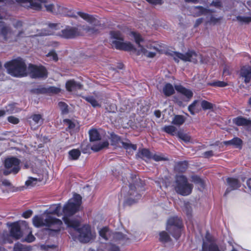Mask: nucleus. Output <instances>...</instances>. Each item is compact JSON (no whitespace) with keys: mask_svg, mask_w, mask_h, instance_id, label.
Listing matches in <instances>:
<instances>
[{"mask_svg":"<svg viewBox=\"0 0 251 251\" xmlns=\"http://www.w3.org/2000/svg\"><path fill=\"white\" fill-rule=\"evenodd\" d=\"M223 143L226 145H232L238 148L241 146L242 141L240 138L235 137L231 140L224 141Z\"/></svg>","mask_w":251,"mask_h":251,"instance_id":"nucleus-28","label":"nucleus"},{"mask_svg":"<svg viewBox=\"0 0 251 251\" xmlns=\"http://www.w3.org/2000/svg\"><path fill=\"white\" fill-rule=\"evenodd\" d=\"M27 224L25 222L20 223H14L11 225L10 233L12 237L16 239H19L21 238L24 234L23 228H27Z\"/></svg>","mask_w":251,"mask_h":251,"instance_id":"nucleus-13","label":"nucleus"},{"mask_svg":"<svg viewBox=\"0 0 251 251\" xmlns=\"http://www.w3.org/2000/svg\"><path fill=\"white\" fill-rule=\"evenodd\" d=\"M110 35L113 39L112 44L116 49L128 51L134 49L133 46L130 43L124 42V38L119 31H112L110 32Z\"/></svg>","mask_w":251,"mask_h":251,"instance_id":"nucleus-8","label":"nucleus"},{"mask_svg":"<svg viewBox=\"0 0 251 251\" xmlns=\"http://www.w3.org/2000/svg\"><path fill=\"white\" fill-rule=\"evenodd\" d=\"M84 99L88 102L90 103L94 107H100V104L92 96L85 97Z\"/></svg>","mask_w":251,"mask_h":251,"instance_id":"nucleus-43","label":"nucleus"},{"mask_svg":"<svg viewBox=\"0 0 251 251\" xmlns=\"http://www.w3.org/2000/svg\"><path fill=\"white\" fill-rule=\"evenodd\" d=\"M35 91H36V92L37 93H41V94L47 93V88L41 87V88L36 89Z\"/></svg>","mask_w":251,"mask_h":251,"instance_id":"nucleus-58","label":"nucleus"},{"mask_svg":"<svg viewBox=\"0 0 251 251\" xmlns=\"http://www.w3.org/2000/svg\"><path fill=\"white\" fill-rule=\"evenodd\" d=\"M176 135L179 139L186 143L189 142L191 140V137L188 134L180 131H178Z\"/></svg>","mask_w":251,"mask_h":251,"instance_id":"nucleus-41","label":"nucleus"},{"mask_svg":"<svg viewBox=\"0 0 251 251\" xmlns=\"http://www.w3.org/2000/svg\"><path fill=\"white\" fill-rule=\"evenodd\" d=\"M6 112L9 114L18 112L19 110L13 104H9L5 107Z\"/></svg>","mask_w":251,"mask_h":251,"instance_id":"nucleus-45","label":"nucleus"},{"mask_svg":"<svg viewBox=\"0 0 251 251\" xmlns=\"http://www.w3.org/2000/svg\"><path fill=\"white\" fill-rule=\"evenodd\" d=\"M233 122L238 126H251V120L242 116L238 117L233 119Z\"/></svg>","mask_w":251,"mask_h":251,"instance_id":"nucleus-24","label":"nucleus"},{"mask_svg":"<svg viewBox=\"0 0 251 251\" xmlns=\"http://www.w3.org/2000/svg\"><path fill=\"white\" fill-rule=\"evenodd\" d=\"M227 182L230 188H227L225 194V195L227 194L231 190L236 189L240 186L239 181L235 178L228 177L227 178Z\"/></svg>","mask_w":251,"mask_h":251,"instance_id":"nucleus-19","label":"nucleus"},{"mask_svg":"<svg viewBox=\"0 0 251 251\" xmlns=\"http://www.w3.org/2000/svg\"><path fill=\"white\" fill-rule=\"evenodd\" d=\"M59 35L65 39H73L79 36L80 32L77 27L68 25L61 31Z\"/></svg>","mask_w":251,"mask_h":251,"instance_id":"nucleus-15","label":"nucleus"},{"mask_svg":"<svg viewBox=\"0 0 251 251\" xmlns=\"http://www.w3.org/2000/svg\"><path fill=\"white\" fill-rule=\"evenodd\" d=\"M194 10L197 13V16H201V15H205L208 13L212 12V11L200 6L194 7Z\"/></svg>","mask_w":251,"mask_h":251,"instance_id":"nucleus-35","label":"nucleus"},{"mask_svg":"<svg viewBox=\"0 0 251 251\" xmlns=\"http://www.w3.org/2000/svg\"><path fill=\"white\" fill-rule=\"evenodd\" d=\"M151 158H153L156 161H159L164 160V158L157 154L152 155Z\"/></svg>","mask_w":251,"mask_h":251,"instance_id":"nucleus-60","label":"nucleus"},{"mask_svg":"<svg viewBox=\"0 0 251 251\" xmlns=\"http://www.w3.org/2000/svg\"><path fill=\"white\" fill-rule=\"evenodd\" d=\"M163 92L166 96L168 97L173 94L175 90L172 84L167 83L163 87Z\"/></svg>","mask_w":251,"mask_h":251,"instance_id":"nucleus-30","label":"nucleus"},{"mask_svg":"<svg viewBox=\"0 0 251 251\" xmlns=\"http://www.w3.org/2000/svg\"><path fill=\"white\" fill-rule=\"evenodd\" d=\"M205 238L206 241L203 242L202 251H221L218 246L209 233L206 234Z\"/></svg>","mask_w":251,"mask_h":251,"instance_id":"nucleus-17","label":"nucleus"},{"mask_svg":"<svg viewBox=\"0 0 251 251\" xmlns=\"http://www.w3.org/2000/svg\"><path fill=\"white\" fill-rule=\"evenodd\" d=\"M172 56L173 57L175 61L177 63L179 62L178 59H180L184 61H189L194 63H197L199 61L201 63L204 62L202 59L201 55L192 50L189 51L185 54L174 52L172 54Z\"/></svg>","mask_w":251,"mask_h":251,"instance_id":"nucleus-10","label":"nucleus"},{"mask_svg":"<svg viewBox=\"0 0 251 251\" xmlns=\"http://www.w3.org/2000/svg\"><path fill=\"white\" fill-rule=\"evenodd\" d=\"M174 187L177 193L182 196H187L191 194L193 185L188 182L184 176L180 175L176 176Z\"/></svg>","mask_w":251,"mask_h":251,"instance_id":"nucleus-7","label":"nucleus"},{"mask_svg":"<svg viewBox=\"0 0 251 251\" xmlns=\"http://www.w3.org/2000/svg\"><path fill=\"white\" fill-rule=\"evenodd\" d=\"M99 234L101 237H102L105 241H107L110 239L111 237V234H110V232L106 228H103L99 231Z\"/></svg>","mask_w":251,"mask_h":251,"instance_id":"nucleus-36","label":"nucleus"},{"mask_svg":"<svg viewBox=\"0 0 251 251\" xmlns=\"http://www.w3.org/2000/svg\"><path fill=\"white\" fill-rule=\"evenodd\" d=\"M111 142L113 145L120 146V144H121L122 147L126 150L132 149L135 151L137 149L136 145L132 144L129 142H124L121 140L119 136L115 134L111 135Z\"/></svg>","mask_w":251,"mask_h":251,"instance_id":"nucleus-18","label":"nucleus"},{"mask_svg":"<svg viewBox=\"0 0 251 251\" xmlns=\"http://www.w3.org/2000/svg\"><path fill=\"white\" fill-rule=\"evenodd\" d=\"M221 20V18H216L214 16H211L210 18V22L214 23H216Z\"/></svg>","mask_w":251,"mask_h":251,"instance_id":"nucleus-64","label":"nucleus"},{"mask_svg":"<svg viewBox=\"0 0 251 251\" xmlns=\"http://www.w3.org/2000/svg\"><path fill=\"white\" fill-rule=\"evenodd\" d=\"M22 6L27 9H31L34 10H41L44 7L46 10L53 14L56 13L58 4L54 5L49 2L47 0H16Z\"/></svg>","mask_w":251,"mask_h":251,"instance_id":"nucleus-3","label":"nucleus"},{"mask_svg":"<svg viewBox=\"0 0 251 251\" xmlns=\"http://www.w3.org/2000/svg\"><path fill=\"white\" fill-rule=\"evenodd\" d=\"M58 105L63 114H67L68 113V106L66 103L60 101L58 103Z\"/></svg>","mask_w":251,"mask_h":251,"instance_id":"nucleus-46","label":"nucleus"},{"mask_svg":"<svg viewBox=\"0 0 251 251\" xmlns=\"http://www.w3.org/2000/svg\"><path fill=\"white\" fill-rule=\"evenodd\" d=\"M81 197L75 194L74 197L70 199L63 208L64 217L63 221L68 226L72 227L78 233L79 240L81 242L86 243L91 239L92 235L90 227L88 226H84L78 228L79 223L77 220L70 218L79 210L81 203Z\"/></svg>","mask_w":251,"mask_h":251,"instance_id":"nucleus-1","label":"nucleus"},{"mask_svg":"<svg viewBox=\"0 0 251 251\" xmlns=\"http://www.w3.org/2000/svg\"><path fill=\"white\" fill-rule=\"evenodd\" d=\"M60 92L59 88L54 86H50L47 87V93L48 94H57Z\"/></svg>","mask_w":251,"mask_h":251,"instance_id":"nucleus-49","label":"nucleus"},{"mask_svg":"<svg viewBox=\"0 0 251 251\" xmlns=\"http://www.w3.org/2000/svg\"><path fill=\"white\" fill-rule=\"evenodd\" d=\"M51 208L52 209V211L48 213L50 215V214H55L57 216H60L62 215L60 212L61 206L60 204H58L57 205H55L52 206Z\"/></svg>","mask_w":251,"mask_h":251,"instance_id":"nucleus-40","label":"nucleus"},{"mask_svg":"<svg viewBox=\"0 0 251 251\" xmlns=\"http://www.w3.org/2000/svg\"><path fill=\"white\" fill-rule=\"evenodd\" d=\"M201 105L202 109L204 110H212L215 106L213 103L205 100H201Z\"/></svg>","mask_w":251,"mask_h":251,"instance_id":"nucleus-39","label":"nucleus"},{"mask_svg":"<svg viewBox=\"0 0 251 251\" xmlns=\"http://www.w3.org/2000/svg\"><path fill=\"white\" fill-rule=\"evenodd\" d=\"M237 20L241 22L249 23L251 22V17L237 16Z\"/></svg>","mask_w":251,"mask_h":251,"instance_id":"nucleus-54","label":"nucleus"},{"mask_svg":"<svg viewBox=\"0 0 251 251\" xmlns=\"http://www.w3.org/2000/svg\"><path fill=\"white\" fill-rule=\"evenodd\" d=\"M32 214V211L31 210H27L23 213V216L25 218L30 217Z\"/></svg>","mask_w":251,"mask_h":251,"instance_id":"nucleus-59","label":"nucleus"},{"mask_svg":"<svg viewBox=\"0 0 251 251\" xmlns=\"http://www.w3.org/2000/svg\"><path fill=\"white\" fill-rule=\"evenodd\" d=\"M81 152L78 149H73L69 152V158L70 160H77L80 155Z\"/></svg>","mask_w":251,"mask_h":251,"instance_id":"nucleus-33","label":"nucleus"},{"mask_svg":"<svg viewBox=\"0 0 251 251\" xmlns=\"http://www.w3.org/2000/svg\"><path fill=\"white\" fill-rule=\"evenodd\" d=\"M13 26L16 28H19L23 26V23L20 21H17L13 24Z\"/></svg>","mask_w":251,"mask_h":251,"instance_id":"nucleus-62","label":"nucleus"},{"mask_svg":"<svg viewBox=\"0 0 251 251\" xmlns=\"http://www.w3.org/2000/svg\"><path fill=\"white\" fill-rule=\"evenodd\" d=\"M14 251H29L30 249L26 246L24 245L21 243H17L15 245L14 247Z\"/></svg>","mask_w":251,"mask_h":251,"instance_id":"nucleus-44","label":"nucleus"},{"mask_svg":"<svg viewBox=\"0 0 251 251\" xmlns=\"http://www.w3.org/2000/svg\"><path fill=\"white\" fill-rule=\"evenodd\" d=\"M136 156L143 159L151 158L152 154L150 151L147 149H139Z\"/></svg>","mask_w":251,"mask_h":251,"instance_id":"nucleus-25","label":"nucleus"},{"mask_svg":"<svg viewBox=\"0 0 251 251\" xmlns=\"http://www.w3.org/2000/svg\"><path fill=\"white\" fill-rule=\"evenodd\" d=\"M192 181L194 182L195 183L199 184L201 187H203L204 186V183L203 180L198 176H192Z\"/></svg>","mask_w":251,"mask_h":251,"instance_id":"nucleus-48","label":"nucleus"},{"mask_svg":"<svg viewBox=\"0 0 251 251\" xmlns=\"http://www.w3.org/2000/svg\"><path fill=\"white\" fill-rule=\"evenodd\" d=\"M27 233H28L25 240L27 242H32L35 239L34 236L31 234V231L29 229H27Z\"/></svg>","mask_w":251,"mask_h":251,"instance_id":"nucleus-52","label":"nucleus"},{"mask_svg":"<svg viewBox=\"0 0 251 251\" xmlns=\"http://www.w3.org/2000/svg\"><path fill=\"white\" fill-rule=\"evenodd\" d=\"M20 160L15 157L7 158L4 161V169L1 170L0 172L4 176L13 173L17 174L20 170Z\"/></svg>","mask_w":251,"mask_h":251,"instance_id":"nucleus-11","label":"nucleus"},{"mask_svg":"<svg viewBox=\"0 0 251 251\" xmlns=\"http://www.w3.org/2000/svg\"><path fill=\"white\" fill-rule=\"evenodd\" d=\"M162 130L166 133L171 134V135H175L177 134V128L173 126H166L162 128Z\"/></svg>","mask_w":251,"mask_h":251,"instance_id":"nucleus-31","label":"nucleus"},{"mask_svg":"<svg viewBox=\"0 0 251 251\" xmlns=\"http://www.w3.org/2000/svg\"><path fill=\"white\" fill-rule=\"evenodd\" d=\"M4 67L8 73L12 76L21 77L26 75V66L24 61L21 58L6 62Z\"/></svg>","mask_w":251,"mask_h":251,"instance_id":"nucleus-4","label":"nucleus"},{"mask_svg":"<svg viewBox=\"0 0 251 251\" xmlns=\"http://www.w3.org/2000/svg\"><path fill=\"white\" fill-rule=\"evenodd\" d=\"M182 226V221L177 217H173L168 220L166 230L175 239H178L180 236Z\"/></svg>","mask_w":251,"mask_h":251,"instance_id":"nucleus-9","label":"nucleus"},{"mask_svg":"<svg viewBox=\"0 0 251 251\" xmlns=\"http://www.w3.org/2000/svg\"><path fill=\"white\" fill-rule=\"evenodd\" d=\"M47 56L50 57V59L56 61L58 60L57 54L54 50H51L47 55Z\"/></svg>","mask_w":251,"mask_h":251,"instance_id":"nucleus-53","label":"nucleus"},{"mask_svg":"<svg viewBox=\"0 0 251 251\" xmlns=\"http://www.w3.org/2000/svg\"><path fill=\"white\" fill-rule=\"evenodd\" d=\"M185 119L184 116L182 115H176L173 119L172 124L180 126L182 125L185 122Z\"/></svg>","mask_w":251,"mask_h":251,"instance_id":"nucleus-32","label":"nucleus"},{"mask_svg":"<svg viewBox=\"0 0 251 251\" xmlns=\"http://www.w3.org/2000/svg\"><path fill=\"white\" fill-rule=\"evenodd\" d=\"M131 34L134 37L136 43L138 45L140 48V49L138 50L137 53L138 55L142 54L149 58H153L155 56V52L149 51L140 45V43L143 41V39L140 34L134 32H132Z\"/></svg>","mask_w":251,"mask_h":251,"instance_id":"nucleus-14","label":"nucleus"},{"mask_svg":"<svg viewBox=\"0 0 251 251\" xmlns=\"http://www.w3.org/2000/svg\"><path fill=\"white\" fill-rule=\"evenodd\" d=\"M240 75L244 78V82L248 83L251 79V67H243L241 69Z\"/></svg>","mask_w":251,"mask_h":251,"instance_id":"nucleus-22","label":"nucleus"},{"mask_svg":"<svg viewBox=\"0 0 251 251\" xmlns=\"http://www.w3.org/2000/svg\"><path fill=\"white\" fill-rule=\"evenodd\" d=\"M108 146L109 143L107 141H104L93 145L91 148L94 151H98L104 148H107Z\"/></svg>","mask_w":251,"mask_h":251,"instance_id":"nucleus-29","label":"nucleus"},{"mask_svg":"<svg viewBox=\"0 0 251 251\" xmlns=\"http://www.w3.org/2000/svg\"><path fill=\"white\" fill-rule=\"evenodd\" d=\"M213 155V152L212 151H209L204 152L202 154V156L205 158H208Z\"/></svg>","mask_w":251,"mask_h":251,"instance_id":"nucleus-57","label":"nucleus"},{"mask_svg":"<svg viewBox=\"0 0 251 251\" xmlns=\"http://www.w3.org/2000/svg\"><path fill=\"white\" fill-rule=\"evenodd\" d=\"M209 85L213 86H217L220 87H224L227 85V83L224 81H216L209 83Z\"/></svg>","mask_w":251,"mask_h":251,"instance_id":"nucleus-50","label":"nucleus"},{"mask_svg":"<svg viewBox=\"0 0 251 251\" xmlns=\"http://www.w3.org/2000/svg\"><path fill=\"white\" fill-rule=\"evenodd\" d=\"M28 70L30 75L32 78H41L47 76V70L43 66L37 67L30 65Z\"/></svg>","mask_w":251,"mask_h":251,"instance_id":"nucleus-16","label":"nucleus"},{"mask_svg":"<svg viewBox=\"0 0 251 251\" xmlns=\"http://www.w3.org/2000/svg\"><path fill=\"white\" fill-rule=\"evenodd\" d=\"M184 211L187 215H191L192 212V208L189 203L184 204Z\"/></svg>","mask_w":251,"mask_h":251,"instance_id":"nucleus-55","label":"nucleus"},{"mask_svg":"<svg viewBox=\"0 0 251 251\" xmlns=\"http://www.w3.org/2000/svg\"><path fill=\"white\" fill-rule=\"evenodd\" d=\"M31 118L32 119V121H30L31 126L32 127L34 126V128L35 129L43 123L44 119L40 114H34L31 117Z\"/></svg>","mask_w":251,"mask_h":251,"instance_id":"nucleus-21","label":"nucleus"},{"mask_svg":"<svg viewBox=\"0 0 251 251\" xmlns=\"http://www.w3.org/2000/svg\"><path fill=\"white\" fill-rule=\"evenodd\" d=\"M198 102V100H195L188 106V110L192 115H194L196 113H198L201 111V108L199 106Z\"/></svg>","mask_w":251,"mask_h":251,"instance_id":"nucleus-27","label":"nucleus"},{"mask_svg":"<svg viewBox=\"0 0 251 251\" xmlns=\"http://www.w3.org/2000/svg\"><path fill=\"white\" fill-rule=\"evenodd\" d=\"M82 85L74 80L68 81L66 83V87L68 91H73L82 88Z\"/></svg>","mask_w":251,"mask_h":251,"instance_id":"nucleus-20","label":"nucleus"},{"mask_svg":"<svg viewBox=\"0 0 251 251\" xmlns=\"http://www.w3.org/2000/svg\"><path fill=\"white\" fill-rule=\"evenodd\" d=\"M188 167V162L186 161L180 162L176 164L175 166L176 169L179 172H185Z\"/></svg>","mask_w":251,"mask_h":251,"instance_id":"nucleus-34","label":"nucleus"},{"mask_svg":"<svg viewBox=\"0 0 251 251\" xmlns=\"http://www.w3.org/2000/svg\"><path fill=\"white\" fill-rule=\"evenodd\" d=\"M223 73L226 75H228L230 74V71L228 66H225L223 70Z\"/></svg>","mask_w":251,"mask_h":251,"instance_id":"nucleus-63","label":"nucleus"},{"mask_svg":"<svg viewBox=\"0 0 251 251\" xmlns=\"http://www.w3.org/2000/svg\"><path fill=\"white\" fill-rule=\"evenodd\" d=\"M33 225L36 227L48 226L49 234L53 235L58 233L61 229L62 222L61 220L53 218L49 214H43L40 216H35L32 219Z\"/></svg>","mask_w":251,"mask_h":251,"instance_id":"nucleus-2","label":"nucleus"},{"mask_svg":"<svg viewBox=\"0 0 251 251\" xmlns=\"http://www.w3.org/2000/svg\"><path fill=\"white\" fill-rule=\"evenodd\" d=\"M111 237L115 241L126 240L128 239L126 235H124L122 233L119 232L113 233L111 234Z\"/></svg>","mask_w":251,"mask_h":251,"instance_id":"nucleus-37","label":"nucleus"},{"mask_svg":"<svg viewBox=\"0 0 251 251\" xmlns=\"http://www.w3.org/2000/svg\"><path fill=\"white\" fill-rule=\"evenodd\" d=\"M107 251H120V249L118 247L112 245L108 248Z\"/></svg>","mask_w":251,"mask_h":251,"instance_id":"nucleus-61","label":"nucleus"},{"mask_svg":"<svg viewBox=\"0 0 251 251\" xmlns=\"http://www.w3.org/2000/svg\"><path fill=\"white\" fill-rule=\"evenodd\" d=\"M129 190L128 192V198L126 203L131 205L139 200L141 198V195L136 191L137 187H141L143 185V183L139 177L136 175H132L130 181Z\"/></svg>","mask_w":251,"mask_h":251,"instance_id":"nucleus-5","label":"nucleus"},{"mask_svg":"<svg viewBox=\"0 0 251 251\" xmlns=\"http://www.w3.org/2000/svg\"><path fill=\"white\" fill-rule=\"evenodd\" d=\"M16 39L11 27L5 22L0 21V41L10 42Z\"/></svg>","mask_w":251,"mask_h":251,"instance_id":"nucleus-12","label":"nucleus"},{"mask_svg":"<svg viewBox=\"0 0 251 251\" xmlns=\"http://www.w3.org/2000/svg\"><path fill=\"white\" fill-rule=\"evenodd\" d=\"M175 89L177 91L182 94L188 99L191 98L193 96V93L191 91L186 89L181 85L176 86Z\"/></svg>","mask_w":251,"mask_h":251,"instance_id":"nucleus-26","label":"nucleus"},{"mask_svg":"<svg viewBox=\"0 0 251 251\" xmlns=\"http://www.w3.org/2000/svg\"><path fill=\"white\" fill-rule=\"evenodd\" d=\"M89 133L91 141H95L100 139V135L96 129L90 130Z\"/></svg>","mask_w":251,"mask_h":251,"instance_id":"nucleus-38","label":"nucleus"},{"mask_svg":"<svg viewBox=\"0 0 251 251\" xmlns=\"http://www.w3.org/2000/svg\"><path fill=\"white\" fill-rule=\"evenodd\" d=\"M77 14L83 20L94 25L84 27L83 29L86 33L90 35H95L100 32L99 28L101 26V25L99 19L93 15L82 12H78Z\"/></svg>","mask_w":251,"mask_h":251,"instance_id":"nucleus-6","label":"nucleus"},{"mask_svg":"<svg viewBox=\"0 0 251 251\" xmlns=\"http://www.w3.org/2000/svg\"><path fill=\"white\" fill-rule=\"evenodd\" d=\"M37 182V178L30 177H29L28 179L25 182V185L27 186V187H32L36 184Z\"/></svg>","mask_w":251,"mask_h":251,"instance_id":"nucleus-47","label":"nucleus"},{"mask_svg":"<svg viewBox=\"0 0 251 251\" xmlns=\"http://www.w3.org/2000/svg\"><path fill=\"white\" fill-rule=\"evenodd\" d=\"M64 122L67 126V129L73 130L75 128V124L72 121L69 119H65L64 120Z\"/></svg>","mask_w":251,"mask_h":251,"instance_id":"nucleus-51","label":"nucleus"},{"mask_svg":"<svg viewBox=\"0 0 251 251\" xmlns=\"http://www.w3.org/2000/svg\"><path fill=\"white\" fill-rule=\"evenodd\" d=\"M8 121L9 122L12 123L13 124H17L19 122V119H18L14 116L8 117Z\"/></svg>","mask_w":251,"mask_h":251,"instance_id":"nucleus-56","label":"nucleus"},{"mask_svg":"<svg viewBox=\"0 0 251 251\" xmlns=\"http://www.w3.org/2000/svg\"><path fill=\"white\" fill-rule=\"evenodd\" d=\"M55 15H61L62 16H66L71 17H76L74 12L69 10L67 8L58 5V8H57Z\"/></svg>","mask_w":251,"mask_h":251,"instance_id":"nucleus-23","label":"nucleus"},{"mask_svg":"<svg viewBox=\"0 0 251 251\" xmlns=\"http://www.w3.org/2000/svg\"><path fill=\"white\" fill-rule=\"evenodd\" d=\"M159 240L164 243L170 241L171 238L167 232L163 231L159 234Z\"/></svg>","mask_w":251,"mask_h":251,"instance_id":"nucleus-42","label":"nucleus"}]
</instances>
